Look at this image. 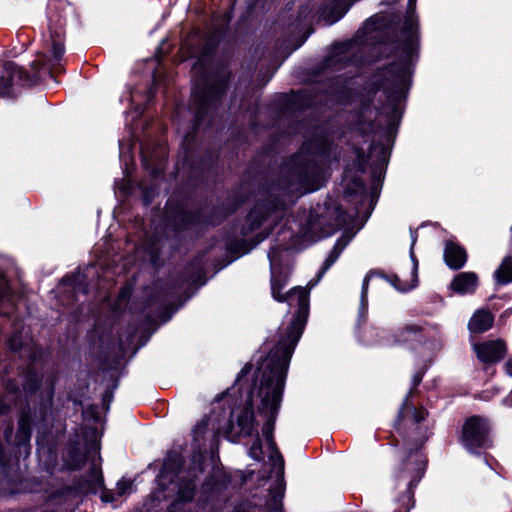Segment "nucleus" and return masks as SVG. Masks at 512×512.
Returning a JSON list of instances; mask_svg holds the SVG:
<instances>
[{
    "mask_svg": "<svg viewBox=\"0 0 512 512\" xmlns=\"http://www.w3.org/2000/svg\"><path fill=\"white\" fill-rule=\"evenodd\" d=\"M290 361L268 360L260 377L257 406L258 414L265 419L262 435L271 451L269 459L272 469L276 468L275 483L267 490L257 489L242 496L231 512H285L283 499L286 482L284 479L285 460L275 441L276 421L281 409Z\"/></svg>",
    "mask_w": 512,
    "mask_h": 512,
    "instance_id": "1",
    "label": "nucleus"
},
{
    "mask_svg": "<svg viewBox=\"0 0 512 512\" xmlns=\"http://www.w3.org/2000/svg\"><path fill=\"white\" fill-rule=\"evenodd\" d=\"M228 33L227 26H218L204 37L203 44L192 65L195 72L193 86L194 130L216 112L226 97L233 80L232 70L223 62H215L219 46Z\"/></svg>",
    "mask_w": 512,
    "mask_h": 512,
    "instance_id": "2",
    "label": "nucleus"
},
{
    "mask_svg": "<svg viewBox=\"0 0 512 512\" xmlns=\"http://www.w3.org/2000/svg\"><path fill=\"white\" fill-rule=\"evenodd\" d=\"M233 476L222 465L219 458L213 461L211 470L198 485L199 480L187 476L176 479L170 478L169 483L174 484V498L165 512H177L192 503L200 510L210 509L209 512H220L222 505L228 500V489L232 484Z\"/></svg>",
    "mask_w": 512,
    "mask_h": 512,
    "instance_id": "3",
    "label": "nucleus"
},
{
    "mask_svg": "<svg viewBox=\"0 0 512 512\" xmlns=\"http://www.w3.org/2000/svg\"><path fill=\"white\" fill-rule=\"evenodd\" d=\"M394 430L403 440L402 452L395 470L398 481L408 480L405 491L397 498L399 507L394 512H410L415 506V489L426 474L428 456L424 445L428 440L422 423L410 425L409 422L393 423Z\"/></svg>",
    "mask_w": 512,
    "mask_h": 512,
    "instance_id": "4",
    "label": "nucleus"
},
{
    "mask_svg": "<svg viewBox=\"0 0 512 512\" xmlns=\"http://www.w3.org/2000/svg\"><path fill=\"white\" fill-rule=\"evenodd\" d=\"M289 282V276L283 271V267L271 268V295L272 298L284 303L297 296V309L283 333L279 334L278 341L267 353V360L290 361L295 348L302 337L308 322L310 312V292L302 286H295L286 293H281Z\"/></svg>",
    "mask_w": 512,
    "mask_h": 512,
    "instance_id": "5",
    "label": "nucleus"
},
{
    "mask_svg": "<svg viewBox=\"0 0 512 512\" xmlns=\"http://www.w3.org/2000/svg\"><path fill=\"white\" fill-rule=\"evenodd\" d=\"M414 67L402 60H395L379 67L367 84L368 93L372 96L382 91L387 105L393 102H406L412 86Z\"/></svg>",
    "mask_w": 512,
    "mask_h": 512,
    "instance_id": "6",
    "label": "nucleus"
},
{
    "mask_svg": "<svg viewBox=\"0 0 512 512\" xmlns=\"http://www.w3.org/2000/svg\"><path fill=\"white\" fill-rule=\"evenodd\" d=\"M207 118L197 130H194V118L192 119L191 131L188 132L183 139L184 158L183 162L188 166V180L193 187L205 185L212 173L213 168L217 165L219 155L212 149H206L202 153H197L192 149V144L196 140L202 126L206 123L208 127L212 125L213 116Z\"/></svg>",
    "mask_w": 512,
    "mask_h": 512,
    "instance_id": "7",
    "label": "nucleus"
},
{
    "mask_svg": "<svg viewBox=\"0 0 512 512\" xmlns=\"http://www.w3.org/2000/svg\"><path fill=\"white\" fill-rule=\"evenodd\" d=\"M424 331L420 324L407 323L390 329L371 327L368 331L370 335L365 336L369 338L370 343L377 346H401L414 351L426 343Z\"/></svg>",
    "mask_w": 512,
    "mask_h": 512,
    "instance_id": "8",
    "label": "nucleus"
},
{
    "mask_svg": "<svg viewBox=\"0 0 512 512\" xmlns=\"http://www.w3.org/2000/svg\"><path fill=\"white\" fill-rule=\"evenodd\" d=\"M491 421L482 415L474 414L464 419L461 426L458 442L469 453L481 456L493 448Z\"/></svg>",
    "mask_w": 512,
    "mask_h": 512,
    "instance_id": "9",
    "label": "nucleus"
},
{
    "mask_svg": "<svg viewBox=\"0 0 512 512\" xmlns=\"http://www.w3.org/2000/svg\"><path fill=\"white\" fill-rule=\"evenodd\" d=\"M45 65L37 60L31 62V68L34 73H30L25 68L17 65L11 60H0V97L15 99L14 84L23 88H32L39 84V71Z\"/></svg>",
    "mask_w": 512,
    "mask_h": 512,
    "instance_id": "10",
    "label": "nucleus"
},
{
    "mask_svg": "<svg viewBox=\"0 0 512 512\" xmlns=\"http://www.w3.org/2000/svg\"><path fill=\"white\" fill-rule=\"evenodd\" d=\"M199 216V211L188 209L183 202L168 200L162 217L164 230L170 234L173 240L181 242L185 233L191 230L199 233Z\"/></svg>",
    "mask_w": 512,
    "mask_h": 512,
    "instance_id": "11",
    "label": "nucleus"
},
{
    "mask_svg": "<svg viewBox=\"0 0 512 512\" xmlns=\"http://www.w3.org/2000/svg\"><path fill=\"white\" fill-rule=\"evenodd\" d=\"M251 197L250 190L240 188L233 189L231 194L217 205H213L207 212L201 208H196L200 216L198 219L199 232L208 228H215L221 225L225 220L238 211Z\"/></svg>",
    "mask_w": 512,
    "mask_h": 512,
    "instance_id": "12",
    "label": "nucleus"
},
{
    "mask_svg": "<svg viewBox=\"0 0 512 512\" xmlns=\"http://www.w3.org/2000/svg\"><path fill=\"white\" fill-rule=\"evenodd\" d=\"M285 209L286 203L281 195L268 192L266 196H261L245 215L240 228V235L242 237L251 235L260 229L274 213L284 211Z\"/></svg>",
    "mask_w": 512,
    "mask_h": 512,
    "instance_id": "13",
    "label": "nucleus"
},
{
    "mask_svg": "<svg viewBox=\"0 0 512 512\" xmlns=\"http://www.w3.org/2000/svg\"><path fill=\"white\" fill-rule=\"evenodd\" d=\"M401 38L396 40L392 54L415 68L420 52V27L418 15L405 14Z\"/></svg>",
    "mask_w": 512,
    "mask_h": 512,
    "instance_id": "14",
    "label": "nucleus"
},
{
    "mask_svg": "<svg viewBox=\"0 0 512 512\" xmlns=\"http://www.w3.org/2000/svg\"><path fill=\"white\" fill-rule=\"evenodd\" d=\"M267 363V355L261 356L256 363V369L251 383H247L246 385L243 409L237 417V425L244 436H252L254 432L257 433L259 423L255 417L254 397L255 394L258 395L260 377Z\"/></svg>",
    "mask_w": 512,
    "mask_h": 512,
    "instance_id": "15",
    "label": "nucleus"
},
{
    "mask_svg": "<svg viewBox=\"0 0 512 512\" xmlns=\"http://www.w3.org/2000/svg\"><path fill=\"white\" fill-rule=\"evenodd\" d=\"M430 366L431 360H426L414 373L411 388L403 399L401 407L399 408L394 420V422H398V425H400L401 422H409L410 425L417 426L425 420L427 411L424 408H417L412 403L411 398L418 393V387Z\"/></svg>",
    "mask_w": 512,
    "mask_h": 512,
    "instance_id": "16",
    "label": "nucleus"
},
{
    "mask_svg": "<svg viewBox=\"0 0 512 512\" xmlns=\"http://www.w3.org/2000/svg\"><path fill=\"white\" fill-rule=\"evenodd\" d=\"M316 98L317 93L308 89L291 90L289 93H280L270 104V109L278 115L304 112L315 106Z\"/></svg>",
    "mask_w": 512,
    "mask_h": 512,
    "instance_id": "17",
    "label": "nucleus"
},
{
    "mask_svg": "<svg viewBox=\"0 0 512 512\" xmlns=\"http://www.w3.org/2000/svg\"><path fill=\"white\" fill-rule=\"evenodd\" d=\"M349 78L344 75H336L328 78L323 82L325 94L335 99L341 105H351L360 96V92L356 88L348 85Z\"/></svg>",
    "mask_w": 512,
    "mask_h": 512,
    "instance_id": "18",
    "label": "nucleus"
},
{
    "mask_svg": "<svg viewBox=\"0 0 512 512\" xmlns=\"http://www.w3.org/2000/svg\"><path fill=\"white\" fill-rule=\"evenodd\" d=\"M288 173L295 177L299 185L307 191L312 192L317 189L313 186L316 163L312 159L292 157L288 166Z\"/></svg>",
    "mask_w": 512,
    "mask_h": 512,
    "instance_id": "19",
    "label": "nucleus"
},
{
    "mask_svg": "<svg viewBox=\"0 0 512 512\" xmlns=\"http://www.w3.org/2000/svg\"><path fill=\"white\" fill-rule=\"evenodd\" d=\"M185 463V458L181 452L174 449L167 451L162 466L156 476L161 491L164 492L168 489V484L164 482L167 480L168 476H171L170 478L173 479L180 477L179 474L182 472Z\"/></svg>",
    "mask_w": 512,
    "mask_h": 512,
    "instance_id": "20",
    "label": "nucleus"
},
{
    "mask_svg": "<svg viewBox=\"0 0 512 512\" xmlns=\"http://www.w3.org/2000/svg\"><path fill=\"white\" fill-rule=\"evenodd\" d=\"M71 9L68 0H48L46 17L49 33L59 35V33L66 32L68 10Z\"/></svg>",
    "mask_w": 512,
    "mask_h": 512,
    "instance_id": "21",
    "label": "nucleus"
},
{
    "mask_svg": "<svg viewBox=\"0 0 512 512\" xmlns=\"http://www.w3.org/2000/svg\"><path fill=\"white\" fill-rule=\"evenodd\" d=\"M100 444L97 440H91L86 443V451H82L77 442L71 444L66 452L64 467L67 471L75 472L84 468L88 462V456L91 452H99Z\"/></svg>",
    "mask_w": 512,
    "mask_h": 512,
    "instance_id": "22",
    "label": "nucleus"
},
{
    "mask_svg": "<svg viewBox=\"0 0 512 512\" xmlns=\"http://www.w3.org/2000/svg\"><path fill=\"white\" fill-rule=\"evenodd\" d=\"M35 424V413L32 411L29 403L21 409L18 417V427L16 430L13 444L21 448H31V438L33 434V427Z\"/></svg>",
    "mask_w": 512,
    "mask_h": 512,
    "instance_id": "23",
    "label": "nucleus"
},
{
    "mask_svg": "<svg viewBox=\"0 0 512 512\" xmlns=\"http://www.w3.org/2000/svg\"><path fill=\"white\" fill-rule=\"evenodd\" d=\"M474 350L478 360L484 364L498 363L502 361L507 354V346L502 339L476 343Z\"/></svg>",
    "mask_w": 512,
    "mask_h": 512,
    "instance_id": "24",
    "label": "nucleus"
},
{
    "mask_svg": "<svg viewBox=\"0 0 512 512\" xmlns=\"http://www.w3.org/2000/svg\"><path fill=\"white\" fill-rule=\"evenodd\" d=\"M309 155L328 157L334 148V141L324 130H317L306 138L302 144Z\"/></svg>",
    "mask_w": 512,
    "mask_h": 512,
    "instance_id": "25",
    "label": "nucleus"
},
{
    "mask_svg": "<svg viewBox=\"0 0 512 512\" xmlns=\"http://www.w3.org/2000/svg\"><path fill=\"white\" fill-rule=\"evenodd\" d=\"M224 249L226 251V258L220 263L221 268L226 267L233 261L248 254L252 250V246L245 238H238L235 235L227 233L224 235Z\"/></svg>",
    "mask_w": 512,
    "mask_h": 512,
    "instance_id": "26",
    "label": "nucleus"
},
{
    "mask_svg": "<svg viewBox=\"0 0 512 512\" xmlns=\"http://www.w3.org/2000/svg\"><path fill=\"white\" fill-rule=\"evenodd\" d=\"M402 102H393L388 104L389 110L385 113V126L383 127V137L387 141V145L393 146L401 123L404 107H401ZM382 128L381 125H379Z\"/></svg>",
    "mask_w": 512,
    "mask_h": 512,
    "instance_id": "27",
    "label": "nucleus"
},
{
    "mask_svg": "<svg viewBox=\"0 0 512 512\" xmlns=\"http://www.w3.org/2000/svg\"><path fill=\"white\" fill-rule=\"evenodd\" d=\"M402 102H393L388 104L389 110L385 113V126L383 127V137L387 141V145L393 146L401 123L404 107H401ZM382 128L381 125H379Z\"/></svg>",
    "mask_w": 512,
    "mask_h": 512,
    "instance_id": "28",
    "label": "nucleus"
},
{
    "mask_svg": "<svg viewBox=\"0 0 512 512\" xmlns=\"http://www.w3.org/2000/svg\"><path fill=\"white\" fill-rule=\"evenodd\" d=\"M402 102H393L388 104L389 110L385 113V126L383 127V137L387 141V145L393 146L401 123L404 107H401ZM382 128L381 125H379Z\"/></svg>",
    "mask_w": 512,
    "mask_h": 512,
    "instance_id": "29",
    "label": "nucleus"
},
{
    "mask_svg": "<svg viewBox=\"0 0 512 512\" xmlns=\"http://www.w3.org/2000/svg\"><path fill=\"white\" fill-rule=\"evenodd\" d=\"M22 392L26 398L36 395L43 385V374L33 363L24 366L20 373Z\"/></svg>",
    "mask_w": 512,
    "mask_h": 512,
    "instance_id": "30",
    "label": "nucleus"
},
{
    "mask_svg": "<svg viewBox=\"0 0 512 512\" xmlns=\"http://www.w3.org/2000/svg\"><path fill=\"white\" fill-rule=\"evenodd\" d=\"M443 259L445 264L454 271L462 269L468 260L466 249L453 240L445 242Z\"/></svg>",
    "mask_w": 512,
    "mask_h": 512,
    "instance_id": "31",
    "label": "nucleus"
},
{
    "mask_svg": "<svg viewBox=\"0 0 512 512\" xmlns=\"http://www.w3.org/2000/svg\"><path fill=\"white\" fill-rule=\"evenodd\" d=\"M479 285V279L475 272H460L456 274L449 289L458 295H466L475 293Z\"/></svg>",
    "mask_w": 512,
    "mask_h": 512,
    "instance_id": "32",
    "label": "nucleus"
},
{
    "mask_svg": "<svg viewBox=\"0 0 512 512\" xmlns=\"http://www.w3.org/2000/svg\"><path fill=\"white\" fill-rule=\"evenodd\" d=\"M494 314L488 309H478L468 322V330L471 334H482L490 330L494 324Z\"/></svg>",
    "mask_w": 512,
    "mask_h": 512,
    "instance_id": "33",
    "label": "nucleus"
},
{
    "mask_svg": "<svg viewBox=\"0 0 512 512\" xmlns=\"http://www.w3.org/2000/svg\"><path fill=\"white\" fill-rule=\"evenodd\" d=\"M163 247V241L157 235H153L148 238L143 245L144 252L149 256L151 266L157 271L165 264V261L162 258Z\"/></svg>",
    "mask_w": 512,
    "mask_h": 512,
    "instance_id": "34",
    "label": "nucleus"
},
{
    "mask_svg": "<svg viewBox=\"0 0 512 512\" xmlns=\"http://www.w3.org/2000/svg\"><path fill=\"white\" fill-rule=\"evenodd\" d=\"M368 190L366 183L360 176L351 178L345 188V197L350 198V202L362 206L367 200Z\"/></svg>",
    "mask_w": 512,
    "mask_h": 512,
    "instance_id": "35",
    "label": "nucleus"
},
{
    "mask_svg": "<svg viewBox=\"0 0 512 512\" xmlns=\"http://www.w3.org/2000/svg\"><path fill=\"white\" fill-rule=\"evenodd\" d=\"M358 205L353 214H350L340 203H336L330 211V219L333 221V227L329 234L336 232L352 223L359 216Z\"/></svg>",
    "mask_w": 512,
    "mask_h": 512,
    "instance_id": "36",
    "label": "nucleus"
},
{
    "mask_svg": "<svg viewBox=\"0 0 512 512\" xmlns=\"http://www.w3.org/2000/svg\"><path fill=\"white\" fill-rule=\"evenodd\" d=\"M367 320H368V300L360 299L359 301V307H358V314L357 319L355 323V332L358 335V337L361 339L362 342H364L366 345H373L369 342V338H367L365 335H370L369 331L370 327L367 326Z\"/></svg>",
    "mask_w": 512,
    "mask_h": 512,
    "instance_id": "37",
    "label": "nucleus"
},
{
    "mask_svg": "<svg viewBox=\"0 0 512 512\" xmlns=\"http://www.w3.org/2000/svg\"><path fill=\"white\" fill-rule=\"evenodd\" d=\"M206 282H207L206 270H202V271L188 272V274L179 273L175 279L171 280L168 283V286H170V288L174 289L176 287H181L186 283H190L191 286L198 288V287L205 285Z\"/></svg>",
    "mask_w": 512,
    "mask_h": 512,
    "instance_id": "38",
    "label": "nucleus"
},
{
    "mask_svg": "<svg viewBox=\"0 0 512 512\" xmlns=\"http://www.w3.org/2000/svg\"><path fill=\"white\" fill-rule=\"evenodd\" d=\"M206 461V452L200 449L193 450L184 476L199 480L200 475L205 472Z\"/></svg>",
    "mask_w": 512,
    "mask_h": 512,
    "instance_id": "39",
    "label": "nucleus"
},
{
    "mask_svg": "<svg viewBox=\"0 0 512 512\" xmlns=\"http://www.w3.org/2000/svg\"><path fill=\"white\" fill-rule=\"evenodd\" d=\"M393 146L384 144L382 141H372L369 145V154L377 151L376 160L371 166L381 167L386 170L390 160L391 150Z\"/></svg>",
    "mask_w": 512,
    "mask_h": 512,
    "instance_id": "40",
    "label": "nucleus"
},
{
    "mask_svg": "<svg viewBox=\"0 0 512 512\" xmlns=\"http://www.w3.org/2000/svg\"><path fill=\"white\" fill-rule=\"evenodd\" d=\"M69 487L74 498L79 496L96 495L99 490V485L95 484V481H91L84 476H79Z\"/></svg>",
    "mask_w": 512,
    "mask_h": 512,
    "instance_id": "41",
    "label": "nucleus"
},
{
    "mask_svg": "<svg viewBox=\"0 0 512 512\" xmlns=\"http://www.w3.org/2000/svg\"><path fill=\"white\" fill-rule=\"evenodd\" d=\"M498 285L505 286L512 283V256H505L493 274Z\"/></svg>",
    "mask_w": 512,
    "mask_h": 512,
    "instance_id": "42",
    "label": "nucleus"
},
{
    "mask_svg": "<svg viewBox=\"0 0 512 512\" xmlns=\"http://www.w3.org/2000/svg\"><path fill=\"white\" fill-rule=\"evenodd\" d=\"M377 276L389 282L397 291L406 293L418 286L417 282H413L411 278L410 282L402 281L397 274H387L384 270L378 269Z\"/></svg>",
    "mask_w": 512,
    "mask_h": 512,
    "instance_id": "43",
    "label": "nucleus"
},
{
    "mask_svg": "<svg viewBox=\"0 0 512 512\" xmlns=\"http://www.w3.org/2000/svg\"><path fill=\"white\" fill-rule=\"evenodd\" d=\"M61 283L65 286L72 287L75 290H80L84 294L88 293L87 276L79 271L65 274L61 279Z\"/></svg>",
    "mask_w": 512,
    "mask_h": 512,
    "instance_id": "44",
    "label": "nucleus"
},
{
    "mask_svg": "<svg viewBox=\"0 0 512 512\" xmlns=\"http://www.w3.org/2000/svg\"><path fill=\"white\" fill-rule=\"evenodd\" d=\"M73 498L74 496H72L70 487L62 486L47 494L46 504L48 506H61L63 504L68 503Z\"/></svg>",
    "mask_w": 512,
    "mask_h": 512,
    "instance_id": "45",
    "label": "nucleus"
},
{
    "mask_svg": "<svg viewBox=\"0 0 512 512\" xmlns=\"http://www.w3.org/2000/svg\"><path fill=\"white\" fill-rule=\"evenodd\" d=\"M252 369H253V364H252L251 362H247V363L242 367V369L240 370V372L237 374V376H236V380H235V382H234L233 386H232L231 388H228V389L224 392V394H225V395H227V394H229L230 390L235 389V387L237 386V389H236V391H235V394H236V395H235V397H236V399H235V404H237L238 400H239L240 402H242V399H243V397L245 396V391H246V389L244 390V388H243L242 380H243V378L247 377V376L250 374V372L252 371Z\"/></svg>",
    "mask_w": 512,
    "mask_h": 512,
    "instance_id": "46",
    "label": "nucleus"
},
{
    "mask_svg": "<svg viewBox=\"0 0 512 512\" xmlns=\"http://www.w3.org/2000/svg\"><path fill=\"white\" fill-rule=\"evenodd\" d=\"M351 48V43L349 41H343V42H335L332 45L331 53L329 56H327L321 63V67L317 69V72L322 70L323 68L329 67L330 62L334 58L337 59V61H340L342 56H344Z\"/></svg>",
    "mask_w": 512,
    "mask_h": 512,
    "instance_id": "47",
    "label": "nucleus"
},
{
    "mask_svg": "<svg viewBox=\"0 0 512 512\" xmlns=\"http://www.w3.org/2000/svg\"><path fill=\"white\" fill-rule=\"evenodd\" d=\"M349 240L350 239L346 238L344 235H342L336 240L334 246L332 247L326 259L324 260L325 269H330V267L337 261V259L340 257L341 253L347 246Z\"/></svg>",
    "mask_w": 512,
    "mask_h": 512,
    "instance_id": "48",
    "label": "nucleus"
},
{
    "mask_svg": "<svg viewBox=\"0 0 512 512\" xmlns=\"http://www.w3.org/2000/svg\"><path fill=\"white\" fill-rule=\"evenodd\" d=\"M208 253L207 249L199 250L185 265L180 273L188 274V272L205 270L204 260Z\"/></svg>",
    "mask_w": 512,
    "mask_h": 512,
    "instance_id": "49",
    "label": "nucleus"
},
{
    "mask_svg": "<svg viewBox=\"0 0 512 512\" xmlns=\"http://www.w3.org/2000/svg\"><path fill=\"white\" fill-rule=\"evenodd\" d=\"M65 33L66 32H62V34L59 33V35L49 33L52 42V56L56 62H59L65 53Z\"/></svg>",
    "mask_w": 512,
    "mask_h": 512,
    "instance_id": "50",
    "label": "nucleus"
},
{
    "mask_svg": "<svg viewBox=\"0 0 512 512\" xmlns=\"http://www.w3.org/2000/svg\"><path fill=\"white\" fill-rule=\"evenodd\" d=\"M332 2L329 18H331V23H335L348 12L351 4L349 0H332Z\"/></svg>",
    "mask_w": 512,
    "mask_h": 512,
    "instance_id": "51",
    "label": "nucleus"
},
{
    "mask_svg": "<svg viewBox=\"0 0 512 512\" xmlns=\"http://www.w3.org/2000/svg\"><path fill=\"white\" fill-rule=\"evenodd\" d=\"M125 356V349L123 346H120V353L116 354L112 359L108 356H105L101 359V366L104 371L107 370H116L122 363Z\"/></svg>",
    "mask_w": 512,
    "mask_h": 512,
    "instance_id": "52",
    "label": "nucleus"
},
{
    "mask_svg": "<svg viewBox=\"0 0 512 512\" xmlns=\"http://www.w3.org/2000/svg\"><path fill=\"white\" fill-rule=\"evenodd\" d=\"M248 455L255 461L260 462L261 460H263V446L258 432L256 433L255 439L249 448Z\"/></svg>",
    "mask_w": 512,
    "mask_h": 512,
    "instance_id": "53",
    "label": "nucleus"
},
{
    "mask_svg": "<svg viewBox=\"0 0 512 512\" xmlns=\"http://www.w3.org/2000/svg\"><path fill=\"white\" fill-rule=\"evenodd\" d=\"M355 153H356V159L354 162L355 167L358 172L363 174L366 172L371 154H369V153L366 154L362 148H357Z\"/></svg>",
    "mask_w": 512,
    "mask_h": 512,
    "instance_id": "54",
    "label": "nucleus"
},
{
    "mask_svg": "<svg viewBox=\"0 0 512 512\" xmlns=\"http://www.w3.org/2000/svg\"><path fill=\"white\" fill-rule=\"evenodd\" d=\"M386 170L381 167L371 166V187L373 190L381 189Z\"/></svg>",
    "mask_w": 512,
    "mask_h": 512,
    "instance_id": "55",
    "label": "nucleus"
},
{
    "mask_svg": "<svg viewBox=\"0 0 512 512\" xmlns=\"http://www.w3.org/2000/svg\"><path fill=\"white\" fill-rule=\"evenodd\" d=\"M156 196V189L154 186H144L142 188L141 200L144 207H149Z\"/></svg>",
    "mask_w": 512,
    "mask_h": 512,
    "instance_id": "56",
    "label": "nucleus"
},
{
    "mask_svg": "<svg viewBox=\"0 0 512 512\" xmlns=\"http://www.w3.org/2000/svg\"><path fill=\"white\" fill-rule=\"evenodd\" d=\"M99 490H101L100 499L103 503H111L113 508H117L115 502L118 500L116 494L105 487V483L103 486H99Z\"/></svg>",
    "mask_w": 512,
    "mask_h": 512,
    "instance_id": "57",
    "label": "nucleus"
},
{
    "mask_svg": "<svg viewBox=\"0 0 512 512\" xmlns=\"http://www.w3.org/2000/svg\"><path fill=\"white\" fill-rule=\"evenodd\" d=\"M91 481H95V484L99 486H103L104 484V477L102 473V469L100 467H97L96 465L92 464L88 470V478Z\"/></svg>",
    "mask_w": 512,
    "mask_h": 512,
    "instance_id": "58",
    "label": "nucleus"
},
{
    "mask_svg": "<svg viewBox=\"0 0 512 512\" xmlns=\"http://www.w3.org/2000/svg\"><path fill=\"white\" fill-rule=\"evenodd\" d=\"M178 306L174 303H169L160 308L159 317L163 322L169 321L173 314L177 311Z\"/></svg>",
    "mask_w": 512,
    "mask_h": 512,
    "instance_id": "59",
    "label": "nucleus"
},
{
    "mask_svg": "<svg viewBox=\"0 0 512 512\" xmlns=\"http://www.w3.org/2000/svg\"><path fill=\"white\" fill-rule=\"evenodd\" d=\"M378 269H371L364 277L361 287L360 299L368 300L369 282L373 276H377Z\"/></svg>",
    "mask_w": 512,
    "mask_h": 512,
    "instance_id": "60",
    "label": "nucleus"
},
{
    "mask_svg": "<svg viewBox=\"0 0 512 512\" xmlns=\"http://www.w3.org/2000/svg\"><path fill=\"white\" fill-rule=\"evenodd\" d=\"M131 487H132V481L125 479V478L120 479L116 484V493L115 494H116L117 498L122 497V496L126 495L127 493H129V491L131 490Z\"/></svg>",
    "mask_w": 512,
    "mask_h": 512,
    "instance_id": "61",
    "label": "nucleus"
},
{
    "mask_svg": "<svg viewBox=\"0 0 512 512\" xmlns=\"http://www.w3.org/2000/svg\"><path fill=\"white\" fill-rule=\"evenodd\" d=\"M4 388L7 393L12 395H20L22 392L21 386H19L17 380L15 378H9L6 380Z\"/></svg>",
    "mask_w": 512,
    "mask_h": 512,
    "instance_id": "62",
    "label": "nucleus"
},
{
    "mask_svg": "<svg viewBox=\"0 0 512 512\" xmlns=\"http://www.w3.org/2000/svg\"><path fill=\"white\" fill-rule=\"evenodd\" d=\"M271 230H263L256 235H254L251 239H247L249 244L252 246V249L264 241L270 234Z\"/></svg>",
    "mask_w": 512,
    "mask_h": 512,
    "instance_id": "63",
    "label": "nucleus"
},
{
    "mask_svg": "<svg viewBox=\"0 0 512 512\" xmlns=\"http://www.w3.org/2000/svg\"><path fill=\"white\" fill-rule=\"evenodd\" d=\"M409 256H410V259L412 261V264H413V268H412V279H413V282H419L418 280V267H419V262H418V259L415 255V252H414V248H410L409 249Z\"/></svg>",
    "mask_w": 512,
    "mask_h": 512,
    "instance_id": "64",
    "label": "nucleus"
}]
</instances>
